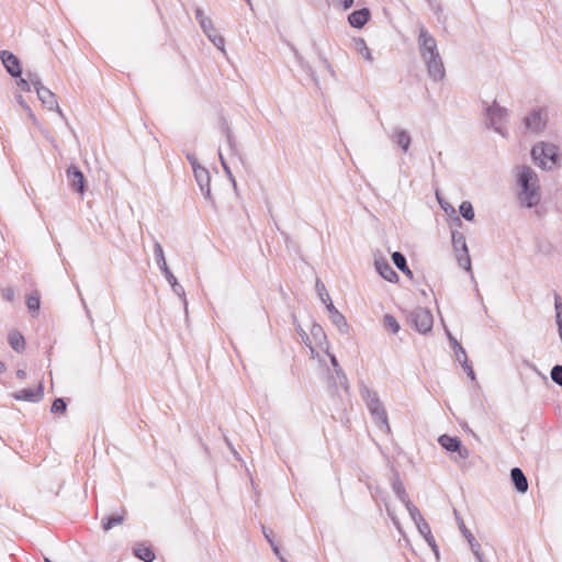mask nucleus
I'll return each instance as SVG.
<instances>
[{"mask_svg":"<svg viewBox=\"0 0 562 562\" xmlns=\"http://www.w3.org/2000/svg\"><path fill=\"white\" fill-rule=\"evenodd\" d=\"M360 393L363 401L367 404V407L372 415L373 419L379 424L380 428L385 427L390 430V426L387 424V414L379 398V395L375 391L370 390L367 385L361 384Z\"/></svg>","mask_w":562,"mask_h":562,"instance_id":"7ed1b4c3","label":"nucleus"},{"mask_svg":"<svg viewBox=\"0 0 562 562\" xmlns=\"http://www.w3.org/2000/svg\"><path fill=\"white\" fill-rule=\"evenodd\" d=\"M319 58H321V60H322V63H323L324 67L327 69V71H328L333 77H335V75H336V74H335V70H334V68H333L331 64L329 63V60H328L325 56H323L322 54H319Z\"/></svg>","mask_w":562,"mask_h":562,"instance_id":"8fccbe9b","label":"nucleus"},{"mask_svg":"<svg viewBox=\"0 0 562 562\" xmlns=\"http://www.w3.org/2000/svg\"><path fill=\"white\" fill-rule=\"evenodd\" d=\"M535 161L543 169H552L559 161V147L550 143H539L531 149Z\"/></svg>","mask_w":562,"mask_h":562,"instance_id":"20e7f679","label":"nucleus"},{"mask_svg":"<svg viewBox=\"0 0 562 562\" xmlns=\"http://www.w3.org/2000/svg\"><path fill=\"white\" fill-rule=\"evenodd\" d=\"M427 2L429 3L431 10L437 14L439 11H441V5L440 4H435L432 2V0H427Z\"/></svg>","mask_w":562,"mask_h":562,"instance_id":"13d9d810","label":"nucleus"},{"mask_svg":"<svg viewBox=\"0 0 562 562\" xmlns=\"http://www.w3.org/2000/svg\"><path fill=\"white\" fill-rule=\"evenodd\" d=\"M218 155H220V160H221L223 169L225 170L227 177L229 178V180L232 181L234 188L236 189V187H237L236 180H235V178H234V176H233V173H232L227 162L225 161V159H224V157H223V155L221 153Z\"/></svg>","mask_w":562,"mask_h":562,"instance_id":"37998d69","label":"nucleus"},{"mask_svg":"<svg viewBox=\"0 0 562 562\" xmlns=\"http://www.w3.org/2000/svg\"><path fill=\"white\" fill-rule=\"evenodd\" d=\"M0 59L11 77L20 78L22 75L21 61L13 53L9 50H2L0 53Z\"/></svg>","mask_w":562,"mask_h":562,"instance_id":"f8f14e48","label":"nucleus"},{"mask_svg":"<svg viewBox=\"0 0 562 562\" xmlns=\"http://www.w3.org/2000/svg\"><path fill=\"white\" fill-rule=\"evenodd\" d=\"M449 341L451 344L452 349L459 348L462 351V357L465 359L467 353L464 348L461 346V344L451 335L450 331H447Z\"/></svg>","mask_w":562,"mask_h":562,"instance_id":"49530a36","label":"nucleus"},{"mask_svg":"<svg viewBox=\"0 0 562 562\" xmlns=\"http://www.w3.org/2000/svg\"><path fill=\"white\" fill-rule=\"evenodd\" d=\"M453 515H454V517H456V519L458 521V526H459V529L462 532V535L464 537H468V536L471 537V531L467 528V526H465V524H464L460 513L457 509H454L453 510Z\"/></svg>","mask_w":562,"mask_h":562,"instance_id":"ea45409f","label":"nucleus"},{"mask_svg":"<svg viewBox=\"0 0 562 562\" xmlns=\"http://www.w3.org/2000/svg\"><path fill=\"white\" fill-rule=\"evenodd\" d=\"M190 165L192 167L193 173H195V169H204V167L199 164L198 159L193 160Z\"/></svg>","mask_w":562,"mask_h":562,"instance_id":"680f3d73","label":"nucleus"},{"mask_svg":"<svg viewBox=\"0 0 562 562\" xmlns=\"http://www.w3.org/2000/svg\"><path fill=\"white\" fill-rule=\"evenodd\" d=\"M336 5H340L344 11L349 10L355 0H335Z\"/></svg>","mask_w":562,"mask_h":562,"instance_id":"603ef678","label":"nucleus"},{"mask_svg":"<svg viewBox=\"0 0 562 562\" xmlns=\"http://www.w3.org/2000/svg\"><path fill=\"white\" fill-rule=\"evenodd\" d=\"M186 157H187V159H188V161H189L190 164H191L193 160H195V159H196L195 155H194V154H192V153H187V154H186Z\"/></svg>","mask_w":562,"mask_h":562,"instance_id":"0e129e2a","label":"nucleus"},{"mask_svg":"<svg viewBox=\"0 0 562 562\" xmlns=\"http://www.w3.org/2000/svg\"><path fill=\"white\" fill-rule=\"evenodd\" d=\"M26 76H27L30 83L35 88V90H37V88H40V87H43L41 78L37 74L27 71Z\"/></svg>","mask_w":562,"mask_h":562,"instance_id":"79ce46f5","label":"nucleus"},{"mask_svg":"<svg viewBox=\"0 0 562 562\" xmlns=\"http://www.w3.org/2000/svg\"><path fill=\"white\" fill-rule=\"evenodd\" d=\"M66 409H67V403H66L65 398L58 397V398L54 400L52 407H50L52 413L64 414L66 412Z\"/></svg>","mask_w":562,"mask_h":562,"instance_id":"c9c22d12","label":"nucleus"},{"mask_svg":"<svg viewBox=\"0 0 562 562\" xmlns=\"http://www.w3.org/2000/svg\"><path fill=\"white\" fill-rule=\"evenodd\" d=\"M37 97L41 100L42 104L47 108L49 111H56L61 117H64V113L58 105L56 95L46 87H40L36 90Z\"/></svg>","mask_w":562,"mask_h":562,"instance_id":"ddd939ff","label":"nucleus"},{"mask_svg":"<svg viewBox=\"0 0 562 562\" xmlns=\"http://www.w3.org/2000/svg\"><path fill=\"white\" fill-rule=\"evenodd\" d=\"M386 512H387V515L391 517L393 524L400 529L398 519L393 515V512L391 510V508L387 505H386Z\"/></svg>","mask_w":562,"mask_h":562,"instance_id":"4d7b16f0","label":"nucleus"},{"mask_svg":"<svg viewBox=\"0 0 562 562\" xmlns=\"http://www.w3.org/2000/svg\"><path fill=\"white\" fill-rule=\"evenodd\" d=\"M170 286H171L173 293L176 295H178L180 299H182L183 305H184V311H186V313H188V303H187L186 292H184L183 286L178 281L170 283Z\"/></svg>","mask_w":562,"mask_h":562,"instance_id":"f704fd0d","label":"nucleus"},{"mask_svg":"<svg viewBox=\"0 0 562 562\" xmlns=\"http://www.w3.org/2000/svg\"><path fill=\"white\" fill-rule=\"evenodd\" d=\"M11 348L16 352H22L25 349V339L21 333L13 330L8 337Z\"/></svg>","mask_w":562,"mask_h":562,"instance_id":"cd10ccee","label":"nucleus"},{"mask_svg":"<svg viewBox=\"0 0 562 562\" xmlns=\"http://www.w3.org/2000/svg\"><path fill=\"white\" fill-rule=\"evenodd\" d=\"M453 350H454V353H456V359H457L461 364H463L462 351H461L459 348H456V349H453Z\"/></svg>","mask_w":562,"mask_h":562,"instance_id":"bf43d9fd","label":"nucleus"},{"mask_svg":"<svg viewBox=\"0 0 562 562\" xmlns=\"http://www.w3.org/2000/svg\"><path fill=\"white\" fill-rule=\"evenodd\" d=\"M16 378L19 380H25L26 379V371L23 369L16 370Z\"/></svg>","mask_w":562,"mask_h":562,"instance_id":"052dcab7","label":"nucleus"},{"mask_svg":"<svg viewBox=\"0 0 562 562\" xmlns=\"http://www.w3.org/2000/svg\"><path fill=\"white\" fill-rule=\"evenodd\" d=\"M353 43H355V49L357 50V53L359 55H361L367 61L372 64L374 58H373L371 50L368 47L364 38L356 37V38H353Z\"/></svg>","mask_w":562,"mask_h":562,"instance_id":"bb28decb","label":"nucleus"},{"mask_svg":"<svg viewBox=\"0 0 562 562\" xmlns=\"http://www.w3.org/2000/svg\"><path fill=\"white\" fill-rule=\"evenodd\" d=\"M326 310L329 314V318L333 325L338 329V331L340 334H347L349 330V325L346 321V317L335 307L333 302L327 304Z\"/></svg>","mask_w":562,"mask_h":562,"instance_id":"2eb2a0df","label":"nucleus"},{"mask_svg":"<svg viewBox=\"0 0 562 562\" xmlns=\"http://www.w3.org/2000/svg\"><path fill=\"white\" fill-rule=\"evenodd\" d=\"M5 371V364L0 361V373L4 372Z\"/></svg>","mask_w":562,"mask_h":562,"instance_id":"338daca9","label":"nucleus"},{"mask_svg":"<svg viewBox=\"0 0 562 562\" xmlns=\"http://www.w3.org/2000/svg\"><path fill=\"white\" fill-rule=\"evenodd\" d=\"M555 321H557L558 327H560L562 325V312L555 313Z\"/></svg>","mask_w":562,"mask_h":562,"instance_id":"e2e57ef3","label":"nucleus"},{"mask_svg":"<svg viewBox=\"0 0 562 562\" xmlns=\"http://www.w3.org/2000/svg\"><path fill=\"white\" fill-rule=\"evenodd\" d=\"M194 178L200 187V190L204 198L209 201H212V192H211V176L206 168L204 169H195Z\"/></svg>","mask_w":562,"mask_h":562,"instance_id":"dca6fc26","label":"nucleus"},{"mask_svg":"<svg viewBox=\"0 0 562 562\" xmlns=\"http://www.w3.org/2000/svg\"><path fill=\"white\" fill-rule=\"evenodd\" d=\"M221 131L226 138V142H227V145L229 147L232 155L238 156L239 158H241V155L238 151V146H237L235 136L225 119L221 120Z\"/></svg>","mask_w":562,"mask_h":562,"instance_id":"4be33fe9","label":"nucleus"},{"mask_svg":"<svg viewBox=\"0 0 562 562\" xmlns=\"http://www.w3.org/2000/svg\"><path fill=\"white\" fill-rule=\"evenodd\" d=\"M161 273L165 276L167 282L170 284L172 282L177 281V278L173 276V273L170 271L167 262H164L162 266L159 267Z\"/></svg>","mask_w":562,"mask_h":562,"instance_id":"a19ab883","label":"nucleus"},{"mask_svg":"<svg viewBox=\"0 0 562 562\" xmlns=\"http://www.w3.org/2000/svg\"><path fill=\"white\" fill-rule=\"evenodd\" d=\"M456 222L458 223L459 226H462V221L459 217H456Z\"/></svg>","mask_w":562,"mask_h":562,"instance_id":"774afa93","label":"nucleus"},{"mask_svg":"<svg viewBox=\"0 0 562 562\" xmlns=\"http://www.w3.org/2000/svg\"><path fill=\"white\" fill-rule=\"evenodd\" d=\"M133 553L136 558L144 562H153L156 558L155 552L150 547L138 546L133 549Z\"/></svg>","mask_w":562,"mask_h":562,"instance_id":"c85d7f7f","label":"nucleus"},{"mask_svg":"<svg viewBox=\"0 0 562 562\" xmlns=\"http://www.w3.org/2000/svg\"><path fill=\"white\" fill-rule=\"evenodd\" d=\"M391 486L396 495V497L402 502L405 503L409 501L408 494L406 493L405 486L401 480L400 473L397 470L393 469V476L391 480Z\"/></svg>","mask_w":562,"mask_h":562,"instance_id":"412c9836","label":"nucleus"},{"mask_svg":"<svg viewBox=\"0 0 562 562\" xmlns=\"http://www.w3.org/2000/svg\"><path fill=\"white\" fill-rule=\"evenodd\" d=\"M510 480L518 493L525 494L528 491V480L520 468L516 467L510 470Z\"/></svg>","mask_w":562,"mask_h":562,"instance_id":"aec40b11","label":"nucleus"},{"mask_svg":"<svg viewBox=\"0 0 562 562\" xmlns=\"http://www.w3.org/2000/svg\"><path fill=\"white\" fill-rule=\"evenodd\" d=\"M439 445L449 452H457L461 459H468L470 456L469 449L462 445L459 437L441 435L438 438Z\"/></svg>","mask_w":562,"mask_h":562,"instance_id":"9d476101","label":"nucleus"},{"mask_svg":"<svg viewBox=\"0 0 562 562\" xmlns=\"http://www.w3.org/2000/svg\"><path fill=\"white\" fill-rule=\"evenodd\" d=\"M374 265H375L376 271L386 281L396 282L398 280V274L392 268V266L387 262V260H385L383 258L375 259Z\"/></svg>","mask_w":562,"mask_h":562,"instance_id":"6ab92c4d","label":"nucleus"},{"mask_svg":"<svg viewBox=\"0 0 562 562\" xmlns=\"http://www.w3.org/2000/svg\"><path fill=\"white\" fill-rule=\"evenodd\" d=\"M195 19L199 22L201 29H205L210 26L212 20L204 14V11L201 8L195 9Z\"/></svg>","mask_w":562,"mask_h":562,"instance_id":"e433bc0d","label":"nucleus"},{"mask_svg":"<svg viewBox=\"0 0 562 562\" xmlns=\"http://www.w3.org/2000/svg\"><path fill=\"white\" fill-rule=\"evenodd\" d=\"M14 398L18 401L40 402L44 396V386L40 383L35 389H23L14 393Z\"/></svg>","mask_w":562,"mask_h":562,"instance_id":"4468645a","label":"nucleus"},{"mask_svg":"<svg viewBox=\"0 0 562 562\" xmlns=\"http://www.w3.org/2000/svg\"><path fill=\"white\" fill-rule=\"evenodd\" d=\"M392 260L400 271H402L407 278L413 279V271L407 265L406 257L401 251H394L392 254Z\"/></svg>","mask_w":562,"mask_h":562,"instance_id":"393cba45","label":"nucleus"},{"mask_svg":"<svg viewBox=\"0 0 562 562\" xmlns=\"http://www.w3.org/2000/svg\"><path fill=\"white\" fill-rule=\"evenodd\" d=\"M125 515H126L125 509H122V512L120 514H113V515L105 516L102 519L103 530L109 531L114 526L123 524V521L125 520Z\"/></svg>","mask_w":562,"mask_h":562,"instance_id":"a878e982","label":"nucleus"},{"mask_svg":"<svg viewBox=\"0 0 562 562\" xmlns=\"http://www.w3.org/2000/svg\"><path fill=\"white\" fill-rule=\"evenodd\" d=\"M554 307H555V313L562 312V301L558 294L554 295Z\"/></svg>","mask_w":562,"mask_h":562,"instance_id":"6e6d98bb","label":"nucleus"},{"mask_svg":"<svg viewBox=\"0 0 562 562\" xmlns=\"http://www.w3.org/2000/svg\"><path fill=\"white\" fill-rule=\"evenodd\" d=\"M18 79L19 80L16 81V85L21 90H23V91L31 90V83H30L29 79L22 78V75Z\"/></svg>","mask_w":562,"mask_h":562,"instance_id":"de8ad7c7","label":"nucleus"},{"mask_svg":"<svg viewBox=\"0 0 562 562\" xmlns=\"http://www.w3.org/2000/svg\"><path fill=\"white\" fill-rule=\"evenodd\" d=\"M311 333H312V335H313L315 338H317V337H319V336L325 337L324 329H323V327H322L321 325H318V324H314V325L312 326V328H311Z\"/></svg>","mask_w":562,"mask_h":562,"instance_id":"09e8293b","label":"nucleus"},{"mask_svg":"<svg viewBox=\"0 0 562 562\" xmlns=\"http://www.w3.org/2000/svg\"><path fill=\"white\" fill-rule=\"evenodd\" d=\"M407 321L419 334L426 335L432 330L434 317L428 308L416 307L409 313Z\"/></svg>","mask_w":562,"mask_h":562,"instance_id":"39448f33","label":"nucleus"},{"mask_svg":"<svg viewBox=\"0 0 562 562\" xmlns=\"http://www.w3.org/2000/svg\"><path fill=\"white\" fill-rule=\"evenodd\" d=\"M551 380L562 387V364H555L550 371Z\"/></svg>","mask_w":562,"mask_h":562,"instance_id":"4c0bfd02","label":"nucleus"},{"mask_svg":"<svg viewBox=\"0 0 562 562\" xmlns=\"http://www.w3.org/2000/svg\"><path fill=\"white\" fill-rule=\"evenodd\" d=\"M451 239L459 266L467 271H471V258L464 235L458 231H452Z\"/></svg>","mask_w":562,"mask_h":562,"instance_id":"423d86ee","label":"nucleus"},{"mask_svg":"<svg viewBox=\"0 0 562 562\" xmlns=\"http://www.w3.org/2000/svg\"><path fill=\"white\" fill-rule=\"evenodd\" d=\"M269 544L273 551V553L278 557H280L281 561L284 562L283 558L280 555V548L279 544L274 541V538L269 541Z\"/></svg>","mask_w":562,"mask_h":562,"instance_id":"864d4df0","label":"nucleus"},{"mask_svg":"<svg viewBox=\"0 0 562 562\" xmlns=\"http://www.w3.org/2000/svg\"><path fill=\"white\" fill-rule=\"evenodd\" d=\"M15 99H16V102L21 105V108H22L24 111H26V112H27L29 116H30L31 119H33V120H34V119H35V116H34V114H33V112H32V110H31L30 105H29V104L26 103V101L24 100V98H23L21 94H18V95L15 97Z\"/></svg>","mask_w":562,"mask_h":562,"instance_id":"c03bdc74","label":"nucleus"},{"mask_svg":"<svg viewBox=\"0 0 562 562\" xmlns=\"http://www.w3.org/2000/svg\"><path fill=\"white\" fill-rule=\"evenodd\" d=\"M202 31L216 48L224 52L225 40L222 35L217 33V30L215 29L213 21L210 23L209 27L202 29Z\"/></svg>","mask_w":562,"mask_h":562,"instance_id":"5701e85b","label":"nucleus"},{"mask_svg":"<svg viewBox=\"0 0 562 562\" xmlns=\"http://www.w3.org/2000/svg\"><path fill=\"white\" fill-rule=\"evenodd\" d=\"M548 114L544 109H533L522 120L524 126L527 131L539 134L547 125Z\"/></svg>","mask_w":562,"mask_h":562,"instance_id":"6e6552de","label":"nucleus"},{"mask_svg":"<svg viewBox=\"0 0 562 562\" xmlns=\"http://www.w3.org/2000/svg\"><path fill=\"white\" fill-rule=\"evenodd\" d=\"M412 518V520L415 522L416 527H419L423 522H426L424 517L422 516L418 507L409 499L405 503H403Z\"/></svg>","mask_w":562,"mask_h":562,"instance_id":"c756f323","label":"nucleus"},{"mask_svg":"<svg viewBox=\"0 0 562 562\" xmlns=\"http://www.w3.org/2000/svg\"><path fill=\"white\" fill-rule=\"evenodd\" d=\"M26 305H27L29 312L33 316H35L38 313L40 306H41V299H40V294L36 291L27 295Z\"/></svg>","mask_w":562,"mask_h":562,"instance_id":"7c9ffc66","label":"nucleus"},{"mask_svg":"<svg viewBox=\"0 0 562 562\" xmlns=\"http://www.w3.org/2000/svg\"><path fill=\"white\" fill-rule=\"evenodd\" d=\"M262 533L268 542L274 538L273 530L270 528H267L266 526H262Z\"/></svg>","mask_w":562,"mask_h":562,"instance_id":"5fc2aeb1","label":"nucleus"},{"mask_svg":"<svg viewBox=\"0 0 562 562\" xmlns=\"http://www.w3.org/2000/svg\"><path fill=\"white\" fill-rule=\"evenodd\" d=\"M315 288L321 301L325 304V306H327L329 302H333L325 284L319 279L316 280Z\"/></svg>","mask_w":562,"mask_h":562,"instance_id":"72a5a7b5","label":"nucleus"},{"mask_svg":"<svg viewBox=\"0 0 562 562\" xmlns=\"http://www.w3.org/2000/svg\"><path fill=\"white\" fill-rule=\"evenodd\" d=\"M66 177L72 191L83 194L86 191V179L83 172L75 165L66 169Z\"/></svg>","mask_w":562,"mask_h":562,"instance_id":"9b49d317","label":"nucleus"},{"mask_svg":"<svg viewBox=\"0 0 562 562\" xmlns=\"http://www.w3.org/2000/svg\"><path fill=\"white\" fill-rule=\"evenodd\" d=\"M154 256L158 267L162 266L164 262H166L162 246L158 241H155L154 244Z\"/></svg>","mask_w":562,"mask_h":562,"instance_id":"58836bf2","label":"nucleus"},{"mask_svg":"<svg viewBox=\"0 0 562 562\" xmlns=\"http://www.w3.org/2000/svg\"><path fill=\"white\" fill-rule=\"evenodd\" d=\"M463 369L467 371L468 375L474 380L475 379V373L471 367V364L469 363L468 361V357H465V359L463 358V364H462Z\"/></svg>","mask_w":562,"mask_h":562,"instance_id":"3c124183","label":"nucleus"},{"mask_svg":"<svg viewBox=\"0 0 562 562\" xmlns=\"http://www.w3.org/2000/svg\"><path fill=\"white\" fill-rule=\"evenodd\" d=\"M391 139L402 149L403 153L406 154L409 150L412 144V136L407 131L401 127H394L393 134L391 135Z\"/></svg>","mask_w":562,"mask_h":562,"instance_id":"a211bd4d","label":"nucleus"},{"mask_svg":"<svg viewBox=\"0 0 562 562\" xmlns=\"http://www.w3.org/2000/svg\"><path fill=\"white\" fill-rule=\"evenodd\" d=\"M417 43L419 54L426 64L428 76L434 81H441L446 76L443 61L439 54L436 38L424 25H420L418 29Z\"/></svg>","mask_w":562,"mask_h":562,"instance_id":"f257e3e1","label":"nucleus"},{"mask_svg":"<svg viewBox=\"0 0 562 562\" xmlns=\"http://www.w3.org/2000/svg\"><path fill=\"white\" fill-rule=\"evenodd\" d=\"M488 119V126L493 127L494 131L501 135H505V128L503 124L507 121L508 110L501 106L496 101L488 105L485 110Z\"/></svg>","mask_w":562,"mask_h":562,"instance_id":"0eeeda50","label":"nucleus"},{"mask_svg":"<svg viewBox=\"0 0 562 562\" xmlns=\"http://www.w3.org/2000/svg\"><path fill=\"white\" fill-rule=\"evenodd\" d=\"M3 295H4V297H5L7 300H9V301H10V300L12 299L13 293H12V291H11V290H7V291L3 293Z\"/></svg>","mask_w":562,"mask_h":562,"instance_id":"69168bd1","label":"nucleus"},{"mask_svg":"<svg viewBox=\"0 0 562 562\" xmlns=\"http://www.w3.org/2000/svg\"><path fill=\"white\" fill-rule=\"evenodd\" d=\"M517 184L520 188L517 195L519 204L527 209L537 206L541 200V193L538 176L531 167H518Z\"/></svg>","mask_w":562,"mask_h":562,"instance_id":"f03ea898","label":"nucleus"},{"mask_svg":"<svg viewBox=\"0 0 562 562\" xmlns=\"http://www.w3.org/2000/svg\"><path fill=\"white\" fill-rule=\"evenodd\" d=\"M465 538L470 544V548H471V551L473 552V554L481 551V544L476 541V539L474 538V536L472 533H471V537L468 536Z\"/></svg>","mask_w":562,"mask_h":562,"instance_id":"a18cd8bd","label":"nucleus"},{"mask_svg":"<svg viewBox=\"0 0 562 562\" xmlns=\"http://www.w3.org/2000/svg\"><path fill=\"white\" fill-rule=\"evenodd\" d=\"M328 356H329L330 363L333 366L334 373H335L329 376L328 386H329L330 391L337 392V384L339 383V385L348 394L349 393V382H348V378H347L346 373L344 372L342 368L340 367L336 356L330 355V353Z\"/></svg>","mask_w":562,"mask_h":562,"instance_id":"1a4fd4ad","label":"nucleus"},{"mask_svg":"<svg viewBox=\"0 0 562 562\" xmlns=\"http://www.w3.org/2000/svg\"><path fill=\"white\" fill-rule=\"evenodd\" d=\"M371 19V12L368 8H362L359 10L352 11L348 15V23L353 29H362Z\"/></svg>","mask_w":562,"mask_h":562,"instance_id":"f3484780","label":"nucleus"},{"mask_svg":"<svg viewBox=\"0 0 562 562\" xmlns=\"http://www.w3.org/2000/svg\"><path fill=\"white\" fill-rule=\"evenodd\" d=\"M383 327L392 333V334H397L400 331V324L398 322L396 321V318L391 315V314H385L384 317H383Z\"/></svg>","mask_w":562,"mask_h":562,"instance_id":"2f4dec72","label":"nucleus"},{"mask_svg":"<svg viewBox=\"0 0 562 562\" xmlns=\"http://www.w3.org/2000/svg\"><path fill=\"white\" fill-rule=\"evenodd\" d=\"M417 529H418L419 533L423 536V538L425 539V541L427 542V544L431 548V550L434 551L436 557L438 558L439 557L438 546H437L436 540L431 533L429 524L427 521L423 522L419 527H417Z\"/></svg>","mask_w":562,"mask_h":562,"instance_id":"b1692460","label":"nucleus"},{"mask_svg":"<svg viewBox=\"0 0 562 562\" xmlns=\"http://www.w3.org/2000/svg\"><path fill=\"white\" fill-rule=\"evenodd\" d=\"M459 211L465 221L472 222L474 220V209L470 201H463L459 206Z\"/></svg>","mask_w":562,"mask_h":562,"instance_id":"473e14b6","label":"nucleus"}]
</instances>
